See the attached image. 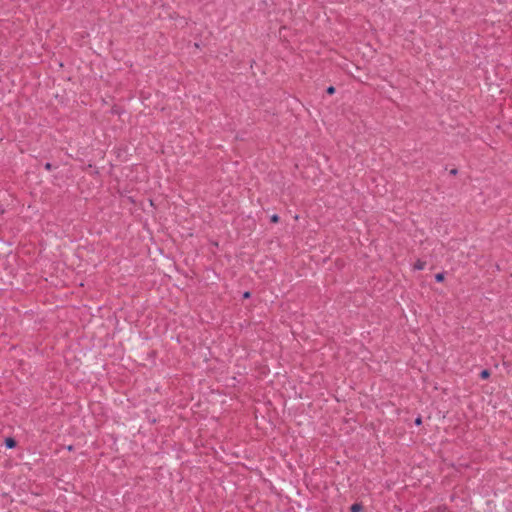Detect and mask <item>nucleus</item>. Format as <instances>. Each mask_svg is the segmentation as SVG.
Segmentation results:
<instances>
[{
    "label": "nucleus",
    "mask_w": 512,
    "mask_h": 512,
    "mask_svg": "<svg viewBox=\"0 0 512 512\" xmlns=\"http://www.w3.org/2000/svg\"><path fill=\"white\" fill-rule=\"evenodd\" d=\"M45 169H46V170H48V171H50V170L52 169V164H51V163H49V162H48V163H46V164H45Z\"/></svg>",
    "instance_id": "9"
},
{
    "label": "nucleus",
    "mask_w": 512,
    "mask_h": 512,
    "mask_svg": "<svg viewBox=\"0 0 512 512\" xmlns=\"http://www.w3.org/2000/svg\"><path fill=\"white\" fill-rule=\"evenodd\" d=\"M421 423H422L421 417H417L416 420H415V424L416 425H420Z\"/></svg>",
    "instance_id": "10"
},
{
    "label": "nucleus",
    "mask_w": 512,
    "mask_h": 512,
    "mask_svg": "<svg viewBox=\"0 0 512 512\" xmlns=\"http://www.w3.org/2000/svg\"><path fill=\"white\" fill-rule=\"evenodd\" d=\"M429 512H450V511L444 506H439L434 510H430Z\"/></svg>",
    "instance_id": "4"
},
{
    "label": "nucleus",
    "mask_w": 512,
    "mask_h": 512,
    "mask_svg": "<svg viewBox=\"0 0 512 512\" xmlns=\"http://www.w3.org/2000/svg\"><path fill=\"white\" fill-rule=\"evenodd\" d=\"M489 376H490V372L487 369L482 370L481 373H480V377L482 379H487Z\"/></svg>",
    "instance_id": "5"
},
{
    "label": "nucleus",
    "mask_w": 512,
    "mask_h": 512,
    "mask_svg": "<svg viewBox=\"0 0 512 512\" xmlns=\"http://www.w3.org/2000/svg\"><path fill=\"white\" fill-rule=\"evenodd\" d=\"M270 220L273 223H277V222H279V216L277 214H274L271 216Z\"/></svg>",
    "instance_id": "7"
},
{
    "label": "nucleus",
    "mask_w": 512,
    "mask_h": 512,
    "mask_svg": "<svg viewBox=\"0 0 512 512\" xmlns=\"http://www.w3.org/2000/svg\"><path fill=\"white\" fill-rule=\"evenodd\" d=\"M450 174H451V175H456V174H457V169H452V170L450 171Z\"/></svg>",
    "instance_id": "12"
},
{
    "label": "nucleus",
    "mask_w": 512,
    "mask_h": 512,
    "mask_svg": "<svg viewBox=\"0 0 512 512\" xmlns=\"http://www.w3.org/2000/svg\"><path fill=\"white\" fill-rule=\"evenodd\" d=\"M250 292L246 291L244 294H243V297L244 298H249L250 297Z\"/></svg>",
    "instance_id": "11"
},
{
    "label": "nucleus",
    "mask_w": 512,
    "mask_h": 512,
    "mask_svg": "<svg viewBox=\"0 0 512 512\" xmlns=\"http://www.w3.org/2000/svg\"><path fill=\"white\" fill-rule=\"evenodd\" d=\"M426 266V262L422 261V260H417L414 264V269L415 270H423Z\"/></svg>",
    "instance_id": "1"
},
{
    "label": "nucleus",
    "mask_w": 512,
    "mask_h": 512,
    "mask_svg": "<svg viewBox=\"0 0 512 512\" xmlns=\"http://www.w3.org/2000/svg\"><path fill=\"white\" fill-rule=\"evenodd\" d=\"M361 510H362L361 504L355 503L351 506V512H361Z\"/></svg>",
    "instance_id": "3"
},
{
    "label": "nucleus",
    "mask_w": 512,
    "mask_h": 512,
    "mask_svg": "<svg viewBox=\"0 0 512 512\" xmlns=\"http://www.w3.org/2000/svg\"><path fill=\"white\" fill-rule=\"evenodd\" d=\"M5 445L7 448H14L16 446L15 439L9 437L5 439Z\"/></svg>",
    "instance_id": "2"
},
{
    "label": "nucleus",
    "mask_w": 512,
    "mask_h": 512,
    "mask_svg": "<svg viewBox=\"0 0 512 512\" xmlns=\"http://www.w3.org/2000/svg\"><path fill=\"white\" fill-rule=\"evenodd\" d=\"M326 91L328 94L332 95L335 93V88L333 86H329Z\"/></svg>",
    "instance_id": "8"
},
{
    "label": "nucleus",
    "mask_w": 512,
    "mask_h": 512,
    "mask_svg": "<svg viewBox=\"0 0 512 512\" xmlns=\"http://www.w3.org/2000/svg\"><path fill=\"white\" fill-rule=\"evenodd\" d=\"M435 280L437 282H442L444 280V274L443 273H438L435 275Z\"/></svg>",
    "instance_id": "6"
}]
</instances>
